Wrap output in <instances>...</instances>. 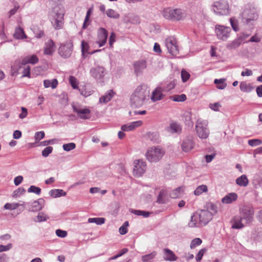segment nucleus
Listing matches in <instances>:
<instances>
[{
  "label": "nucleus",
  "mask_w": 262,
  "mask_h": 262,
  "mask_svg": "<svg viewBox=\"0 0 262 262\" xmlns=\"http://www.w3.org/2000/svg\"><path fill=\"white\" fill-rule=\"evenodd\" d=\"M149 89L147 85L142 84L138 86L130 97V103L132 107H141L145 102L146 98L149 96Z\"/></svg>",
  "instance_id": "1"
},
{
  "label": "nucleus",
  "mask_w": 262,
  "mask_h": 262,
  "mask_svg": "<svg viewBox=\"0 0 262 262\" xmlns=\"http://www.w3.org/2000/svg\"><path fill=\"white\" fill-rule=\"evenodd\" d=\"M162 14L166 19L171 21H179L184 19L186 16V13L184 10L169 7L164 9Z\"/></svg>",
  "instance_id": "2"
},
{
  "label": "nucleus",
  "mask_w": 262,
  "mask_h": 262,
  "mask_svg": "<svg viewBox=\"0 0 262 262\" xmlns=\"http://www.w3.org/2000/svg\"><path fill=\"white\" fill-rule=\"evenodd\" d=\"M51 23L54 28L58 30L61 28L64 16V10L60 6H55L50 12Z\"/></svg>",
  "instance_id": "3"
},
{
  "label": "nucleus",
  "mask_w": 262,
  "mask_h": 262,
  "mask_svg": "<svg viewBox=\"0 0 262 262\" xmlns=\"http://www.w3.org/2000/svg\"><path fill=\"white\" fill-rule=\"evenodd\" d=\"M165 154V150L160 146L149 147L146 151L145 156L150 162H159Z\"/></svg>",
  "instance_id": "4"
},
{
  "label": "nucleus",
  "mask_w": 262,
  "mask_h": 262,
  "mask_svg": "<svg viewBox=\"0 0 262 262\" xmlns=\"http://www.w3.org/2000/svg\"><path fill=\"white\" fill-rule=\"evenodd\" d=\"M208 122L206 120L199 119L197 120L195 129L197 136L202 139H207L209 135V129L208 128Z\"/></svg>",
  "instance_id": "5"
},
{
  "label": "nucleus",
  "mask_w": 262,
  "mask_h": 262,
  "mask_svg": "<svg viewBox=\"0 0 262 262\" xmlns=\"http://www.w3.org/2000/svg\"><path fill=\"white\" fill-rule=\"evenodd\" d=\"M243 219L244 223L248 225L251 224L254 220V210L249 205H244L239 209V214Z\"/></svg>",
  "instance_id": "6"
},
{
  "label": "nucleus",
  "mask_w": 262,
  "mask_h": 262,
  "mask_svg": "<svg viewBox=\"0 0 262 262\" xmlns=\"http://www.w3.org/2000/svg\"><path fill=\"white\" fill-rule=\"evenodd\" d=\"M165 45L168 52L172 56H176L178 55L179 47L176 38L173 36L167 37L164 41Z\"/></svg>",
  "instance_id": "7"
},
{
  "label": "nucleus",
  "mask_w": 262,
  "mask_h": 262,
  "mask_svg": "<svg viewBox=\"0 0 262 262\" xmlns=\"http://www.w3.org/2000/svg\"><path fill=\"white\" fill-rule=\"evenodd\" d=\"M73 50V43L71 40H68L60 43L58 49V54L63 58L71 57Z\"/></svg>",
  "instance_id": "8"
},
{
  "label": "nucleus",
  "mask_w": 262,
  "mask_h": 262,
  "mask_svg": "<svg viewBox=\"0 0 262 262\" xmlns=\"http://www.w3.org/2000/svg\"><path fill=\"white\" fill-rule=\"evenodd\" d=\"M213 11L220 15H227L229 13V4L226 0L215 2L213 5Z\"/></svg>",
  "instance_id": "9"
},
{
  "label": "nucleus",
  "mask_w": 262,
  "mask_h": 262,
  "mask_svg": "<svg viewBox=\"0 0 262 262\" xmlns=\"http://www.w3.org/2000/svg\"><path fill=\"white\" fill-rule=\"evenodd\" d=\"M231 29L229 27L217 25L215 26V32L218 39L226 40L229 37Z\"/></svg>",
  "instance_id": "10"
},
{
  "label": "nucleus",
  "mask_w": 262,
  "mask_h": 262,
  "mask_svg": "<svg viewBox=\"0 0 262 262\" xmlns=\"http://www.w3.org/2000/svg\"><path fill=\"white\" fill-rule=\"evenodd\" d=\"M242 21L248 24L251 21L257 19L258 14L254 9H245L241 15Z\"/></svg>",
  "instance_id": "11"
},
{
  "label": "nucleus",
  "mask_w": 262,
  "mask_h": 262,
  "mask_svg": "<svg viewBox=\"0 0 262 262\" xmlns=\"http://www.w3.org/2000/svg\"><path fill=\"white\" fill-rule=\"evenodd\" d=\"M146 170V162L142 160H136L134 162L133 170L134 175L136 177H141Z\"/></svg>",
  "instance_id": "12"
},
{
  "label": "nucleus",
  "mask_w": 262,
  "mask_h": 262,
  "mask_svg": "<svg viewBox=\"0 0 262 262\" xmlns=\"http://www.w3.org/2000/svg\"><path fill=\"white\" fill-rule=\"evenodd\" d=\"M44 204V200L43 199H39L32 202L25 203L24 206H26L29 211L37 212L43 208Z\"/></svg>",
  "instance_id": "13"
},
{
  "label": "nucleus",
  "mask_w": 262,
  "mask_h": 262,
  "mask_svg": "<svg viewBox=\"0 0 262 262\" xmlns=\"http://www.w3.org/2000/svg\"><path fill=\"white\" fill-rule=\"evenodd\" d=\"M195 144L193 138L191 136L186 137L180 143L182 150L185 152H188L193 149Z\"/></svg>",
  "instance_id": "14"
},
{
  "label": "nucleus",
  "mask_w": 262,
  "mask_h": 262,
  "mask_svg": "<svg viewBox=\"0 0 262 262\" xmlns=\"http://www.w3.org/2000/svg\"><path fill=\"white\" fill-rule=\"evenodd\" d=\"M196 213L202 226L207 224L212 219L213 216V214L211 212L206 210L196 211Z\"/></svg>",
  "instance_id": "15"
},
{
  "label": "nucleus",
  "mask_w": 262,
  "mask_h": 262,
  "mask_svg": "<svg viewBox=\"0 0 262 262\" xmlns=\"http://www.w3.org/2000/svg\"><path fill=\"white\" fill-rule=\"evenodd\" d=\"M231 228L234 229H241L248 225L244 223V220L239 214L234 216L230 221Z\"/></svg>",
  "instance_id": "16"
},
{
  "label": "nucleus",
  "mask_w": 262,
  "mask_h": 262,
  "mask_svg": "<svg viewBox=\"0 0 262 262\" xmlns=\"http://www.w3.org/2000/svg\"><path fill=\"white\" fill-rule=\"evenodd\" d=\"M74 112L76 113L78 117L82 119H88L90 118L91 111L86 107L82 108L75 105L72 106Z\"/></svg>",
  "instance_id": "17"
},
{
  "label": "nucleus",
  "mask_w": 262,
  "mask_h": 262,
  "mask_svg": "<svg viewBox=\"0 0 262 262\" xmlns=\"http://www.w3.org/2000/svg\"><path fill=\"white\" fill-rule=\"evenodd\" d=\"M98 40L97 43L100 47L104 46L106 42L108 32L107 31L103 28H100L98 29L97 32Z\"/></svg>",
  "instance_id": "18"
},
{
  "label": "nucleus",
  "mask_w": 262,
  "mask_h": 262,
  "mask_svg": "<svg viewBox=\"0 0 262 262\" xmlns=\"http://www.w3.org/2000/svg\"><path fill=\"white\" fill-rule=\"evenodd\" d=\"M90 74L95 79H101L105 75V69L103 67L97 66L92 68L90 71Z\"/></svg>",
  "instance_id": "19"
},
{
  "label": "nucleus",
  "mask_w": 262,
  "mask_h": 262,
  "mask_svg": "<svg viewBox=\"0 0 262 262\" xmlns=\"http://www.w3.org/2000/svg\"><path fill=\"white\" fill-rule=\"evenodd\" d=\"M146 67L147 62L144 59L139 60L134 63V72L137 76L141 75Z\"/></svg>",
  "instance_id": "20"
},
{
  "label": "nucleus",
  "mask_w": 262,
  "mask_h": 262,
  "mask_svg": "<svg viewBox=\"0 0 262 262\" xmlns=\"http://www.w3.org/2000/svg\"><path fill=\"white\" fill-rule=\"evenodd\" d=\"M162 88L159 85L152 91L151 95V100L152 102H156L163 99L165 95L163 94Z\"/></svg>",
  "instance_id": "21"
},
{
  "label": "nucleus",
  "mask_w": 262,
  "mask_h": 262,
  "mask_svg": "<svg viewBox=\"0 0 262 262\" xmlns=\"http://www.w3.org/2000/svg\"><path fill=\"white\" fill-rule=\"evenodd\" d=\"M169 193L166 189H161L158 195L157 202L160 204L166 203L169 200Z\"/></svg>",
  "instance_id": "22"
},
{
  "label": "nucleus",
  "mask_w": 262,
  "mask_h": 262,
  "mask_svg": "<svg viewBox=\"0 0 262 262\" xmlns=\"http://www.w3.org/2000/svg\"><path fill=\"white\" fill-rule=\"evenodd\" d=\"M13 245L9 243L6 245L0 244V253L8 251L12 249ZM8 257L5 253H0V262H8Z\"/></svg>",
  "instance_id": "23"
},
{
  "label": "nucleus",
  "mask_w": 262,
  "mask_h": 262,
  "mask_svg": "<svg viewBox=\"0 0 262 262\" xmlns=\"http://www.w3.org/2000/svg\"><path fill=\"white\" fill-rule=\"evenodd\" d=\"M143 124L142 121L138 120L128 123L123 125L121 126V130L123 132H129L135 129L136 128L141 126Z\"/></svg>",
  "instance_id": "24"
},
{
  "label": "nucleus",
  "mask_w": 262,
  "mask_h": 262,
  "mask_svg": "<svg viewBox=\"0 0 262 262\" xmlns=\"http://www.w3.org/2000/svg\"><path fill=\"white\" fill-rule=\"evenodd\" d=\"M55 50V45L52 39L46 42L43 49V53L47 55H52Z\"/></svg>",
  "instance_id": "25"
},
{
  "label": "nucleus",
  "mask_w": 262,
  "mask_h": 262,
  "mask_svg": "<svg viewBox=\"0 0 262 262\" xmlns=\"http://www.w3.org/2000/svg\"><path fill=\"white\" fill-rule=\"evenodd\" d=\"M159 85L162 88L164 92H168L174 88L176 81L174 80L164 81L160 83Z\"/></svg>",
  "instance_id": "26"
},
{
  "label": "nucleus",
  "mask_w": 262,
  "mask_h": 262,
  "mask_svg": "<svg viewBox=\"0 0 262 262\" xmlns=\"http://www.w3.org/2000/svg\"><path fill=\"white\" fill-rule=\"evenodd\" d=\"M163 258L166 261H174L178 258L173 252L168 248L163 249Z\"/></svg>",
  "instance_id": "27"
},
{
  "label": "nucleus",
  "mask_w": 262,
  "mask_h": 262,
  "mask_svg": "<svg viewBox=\"0 0 262 262\" xmlns=\"http://www.w3.org/2000/svg\"><path fill=\"white\" fill-rule=\"evenodd\" d=\"M188 225L189 227L191 228L200 227L203 226L200 223V220H199L196 212L193 213V214L191 215V220L188 223Z\"/></svg>",
  "instance_id": "28"
},
{
  "label": "nucleus",
  "mask_w": 262,
  "mask_h": 262,
  "mask_svg": "<svg viewBox=\"0 0 262 262\" xmlns=\"http://www.w3.org/2000/svg\"><path fill=\"white\" fill-rule=\"evenodd\" d=\"M237 194L235 192H231L226 195L222 199V202L223 204H230L237 200Z\"/></svg>",
  "instance_id": "29"
},
{
  "label": "nucleus",
  "mask_w": 262,
  "mask_h": 262,
  "mask_svg": "<svg viewBox=\"0 0 262 262\" xmlns=\"http://www.w3.org/2000/svg\"><path fill=\"white\" fill-rule=\"evenodd\" d=\"M39 61L37 56L36 55H28L25 57L21 61V64L26 65L28 63L35 64Z\"/></svg>",
  "instance_id": "30"
},
{
  "label": "nucleus",
  "mask_w": 262,
  "mask_h": 262,
  "mask_svg": "<svg viewBox=\"0 0 262 262\" xmlns=\"http://www.w3.org/2000/svg\"><path fill=\"white\" fill-rule=\"evenodd\" d=\"M114 95V91L112 90H109L104 95L100 97L99 102L100 103H106L112 99Z\"/></svg>",
  "instance_id": "31"
},
{
  "label": "nucleus",
  "mask_w": 262,
  "mask_h": 262,
  "mask_svg": "<svg viewBox=\"0 0 262 262\" xmlns=\"http://www.w3.org/2000/svg\"><path fill=\"white\" fill-rule=\"evenodd\" d=\"M89 44L84 40L81 42V52L83 58H85V54L88 53L90 54H93L96 52H100L101 50H94L92 52H89Z\"/></svg>",
  "instance_id": "32"
},
{
  "label": "nucleus",
  "mask_w": 262,
  "mask_h": 262,
  "mask_svg": "<svg viewBox=\"0 0 262 262\" xmlns=\"http://www.w3.org/2000/svg\"><path fill=\"white\" fill-rule=\"evenodd\" d=\"M49 194L51 197L53 198H57L61 196H66L67 193L65 191H64L62 189H51L49 191Z\"/></svg>",
  "instance_id": "33"
},
{
  "label": "nucleus",
  "mask_w": 262,
  "mask_h": 262,
  "mask_svg": "<svg viewBox=\"0 0 262 262\" xmlns=\"http://www.w3.org/2000/svg\"><path fill=\"white\" fill-rule=\"evenodd\" d=\"M236 184L241 187H246L249 184V180L245 174H243L236 179Z\"/></svg>",
  "instance_id": "34"
},
{
  "label": "nucleus",
  "mask_w": 262,
  "mask_h": 262,
  "mask_svg": "<svg viewBox=\"0 0 262 262\" xmlns=\"http://www.w3.org/2000/svg\"><path fill=\"white\" fill-rule=\"evenodd\" d=\"M182 127L180 124L176 122L170 123L169 127V132L171 133L180 134L181 132Z\"/></svg>",
  "instance_id": "35"
},
{
  "label": "nucleus",
  "mask_w": 262,
  "mask_h": 262,
  "mask_svg": "<svg viewBox=\"0 0 262 262\" xmlns=\"http://www.w3.org/2000/svg\"><path fill=\"white\" fill-rule=\"evenodd\" d=\"M183 189L179 187L173 190L169 193V196L172 199H177L181 197L183 194Z\"/></svg>",
  "instance_id": "36"
},
{
  "label": "nucleus",
  "mask_w": 262,
  "mask_h": 262,
  "mask_svg": "<svg viewBox=\"0 0 262 262\" xmlns=\"http://www.w3.org/2000/svg\"><path fill=\"white\" fill-rule=\"evenodd\" d=\"M58 85V81L56 79L52 80L46 79L43 81V85L46 88L51 87L52 89H55Z\"/></svg>",
  "instance_id": "37"
},
{
  "label": "nucleus",
  "mask_w": 262,
  "mask_h": 262,
  "mask_svg": "<svg viewBox=\"0 0 262 262\" xmlns=\"http://www.w3.org/2000/svg\"><path fill=\"white\" fill-rule=\"evenodd\" d=\"M14 37L16 39H24L27 38V36L25 34L23 29L20 27L16 28L15 32L14 33Z\"/></svg>",
  "instance_id": "38"
},
{
  "label": "nucleus",
  "mask_w": 262,
  "mask_h": 262,
  "mask_svg": "<svg viewBox=\"0 0 262 262\" xmlns=\"http://www.w3.org/2000/svg\"><path fill=\"white\" fill-rule=\"evenodd\" d=\"M130 212L138 216H143L144 217H148L152 212L140 210L130 209Z\"/></svg>",
  "instance_id": "39"
},
{
  "label": "nucleus",
  "mask_w": 262,
  "mask_h": 262,
  "mask_svg": "<svg viewBox=\"0 0 262 262\" xmlns=\"http://www.w3.org/2000/svg\"><path fill=\"white\" fill-rule=\"evenodd\" d=\"M239 88L242 92L246 93H249L253 89V87L250 84H247L245 81L241 82Z\"/></svg>",
  "instance_id": "40"
},
{
  "label": "nucleus",
  "mask_w": 262,
  "mask_h": 262,
  "mask_svg": "<svg viewBox=\"0 0 262 262\" xmlns=\"http://www.w3.org/2000/svg\"><path fill=\"white\" fill-rule=\"evenodd\" d=\"M242 43V42L241 40L237 38L231 42L228 43L227 45V48L230 50L235 49L239 47Z\"/></svg>",
  "instance_id": "41"
},
{
  "label": "nucleus",
  "mask_w": 262,
  "mask_h": 262,
  "mask_svg": "<svg viewBox=\"0 0 262 262\" xmlns=\"http://www.w3.org/2000/svg\"><path fill=\"white\" fill-rule=\"evenodd\" d=\"M24 204H25V203H23V204L16 203H7L4 205V209H7V210H13L17 209L20 206H24Z\"/></svg>",
  "instance_id": "42"
},
{
  "label": "nucleus",
  "mask_w": 262,
  "mask_h": 262,
  "mask_svg": "<svg viewBox=\"0 0 262 262\" xmlns=\"http://www.w3.org/2000/svg\"><path fill=\"white\" fill-rule=\"evenodd\" d=\"M106 14L107 17L111 18L118 19L120 17V14L115 10L112 9H108L106 11Z\"/></svg>",
  "instance_id": "43"
},
{
  "label": "nucleus",
  "mask_w": 262,
  "mask_h": 262,
  "mask_svg": "<svg viewBox=\"0 0 262 262\" xmlns=\"http://www.w3.org/2000/svg\"><path fill=\"white\" fill-rule=\"evenodd\" d=\"M156 255L157 252L153 251L148 254L142 256L141 259L143 262H152V259L154 258Z\"/></svg>",
  "instance_id": "44"
},
{
  "label": "nucleus",
  "mask_w": 262,
  "mask_h": 262,
  "mask_svg": "<svg viewBox=\"0 0 262 262\" xmlns=\"http://www.w3.org/2000/svg\"><path fill=\"white\" fill-rule=\"evenodd\" d=\"M225 79H215L214 81V82L215 84L217 85V88L220 90H223L224 89L226 86L227 84L225 82Z\"/></svg>",
  "instance_id": "45"
},
{
  "label": "nucleus",
  "mask_w": 262,
  "mask_h": 262,
  "mask_svg": "<svg viewBox=\"0 0 262 262\" xmlns=\"http://www.w3.org/2000/svg\"><path fill=\"white\" fill-rule=\"evenodd\" d=\"M170 99L175 102H183L186 99V96L185 94L175 95L170 97Z\"/></svg>",
  "instance_id": "46"
},
{
  "label": "nucleus",
  "mask_w": 262,
  "mask_h": 262,
  "mask_svg": "<svg viewBox=\"0 0 262 262\" xmlns=\"http://www.w3.org/2000/svg\"><path fill=\"white\" fill-rule=\"evenodd\" d=\"M208 190V188L206 185H202L198 186L194 191V194L195 195H199L203 192H206Z\"/></svg>",
  "instance_id": "47"
},
{
  "label": "nucleus",
  "mask_w": 262,
  "mask_h": 262,
  "mask_svg": "<svg viewBox=\"0 0 262 262\" xmlns=\"http://www.w3.org/2000/svg\"><path fill=\"white\" fill-rule=\"evenodd\" d=\"M88 222L90 223H95L97 225H102L105 222V219L103 217L89 218Z\"/></svg>",
  "instance_id": "48"
},
{
  "label": "nucleus",
  "mask_w": 262,
  "mask_h": 262,
  "mask_svg": "<svg viewBox=\"0 0 262 262\" xmlns=\"http://www.w3.org/2000/svg\"><path fill=\"white\" fill-rule=\"evenodd\" d=\"M36 219L37 222H42L47 221L49 219V217L45 213L40 212L38 213V215L36 216Z\"/></svg>",
  "instance_id": "49"
},
{
  "label": "nucleus",
  "mask_w": 262,
  "mask_h": 262,
  "mask_svg": "<svg viewBox=\"0 0 262 262\" xmlns=\"http://www.w3.org/2000/svg\"><path fill=\"white\" fill-rule=\"evenodd\" d=\"M230 23L231 26L233 29V30L237 32L239 31V28L238 27V21L234 17H231L230 18Z\"/></svg>",
  "instance_id": "50"
},
{
  "label": "nucleus",
  "mask_w": 262,
  "mask_h": 262,
  "mask_svg": "<svg viewBox=\"0 0 262 262\" xmlns=\"http://www.w3.org/2000/svg\"><path fill=\"white\" fill-rule=\"evenodd\" d=\"M69 80L70 84L74 89H78V82L77 79L75 77L73 76H70L69 77Z\"/></svg>",
  "instance_id": "51"
},
{
  "label": "nucleus",
  "mask_w": 262,
  "mask_h": 262,
  "mask_svg": "<svg viewBox=\"0 0 262 262\" xmlns=\"http://www.w3.org/2000/svg\"><path fill=\"white\" fill-rule=\"evenodd\" d=\"M148 138L153 142H158L159 134L157 133H149L148 134Z\"/></svg>",
  "instance_id": "52"
},
{
  "label": "nucleus",
  "mask_w": 262,
  "mask_h": 262,
  "mask_svg": "<svg viewBox=\"0 0 262 262\" xmlns=\"http://www.w3.org/2000/svg\"><path fill=\"white\" fill-rule=\"evenodd\" d=\"M202 241L201 238H195L191 241L190 245V248L191 249H194L196 246L200 245L202 244Z\"/></svg>",
  "instance_id": "53"
},
{
  "label": "nucleus",
  "mask_w": 262,
  "mask_h": 262,
  "mask_svg": "<svg viewBox=\"0 0 262 262\" xmlns=\"http://www.w3.org/2000/svg\"><path fill=\"white\" fill-rule=\"evenodd\" d=\"M53 150V148L52 146L46 147L42 150V151L41 152L42 156L45 158L48 157L49 155L51 153H52Z\"/></svg>",
  "instance_id": "54"
},
{
  "label": "nucleus",
  "mask_w": 262,
  "mask_h": 262,
  "mask_svg": "<svg viewBox=\"0 0 262 262\" xmlns=\"http://www.w3.org/2000/svg\"><path fill=\"white\" fill-rule=\"evenodd\" d=\"M128 225V222L126 221L124 222L123 225L119 228V231L120 234L124 235L127 232V227Z\"/></svg>",
  "instance_id": "55"
},
{
  "label": "nucleus",
  "mask_w": 262,
  "mask_h": 262,
  "mask_svg": "<svg viewBox=\"0 0 262 262\" xmlns=\"http://www.w3.org/2000/svg\"><path fill=\"white\" fill-rule=\"evenodd\" d=\"M28 192L34 193L37 195H39L41 193V189L39 187L32 185L28 188Z\"/></svg>",
  "instance_id": "56"
},
{
  "label": "nucleus",
  "mask_w": 262,
  "mask_h": 262,
  "mask_svg": "<svg viewBox=\"0 0 262 262\" xmlns=\"http://www.w3.org/2000/svg\"><path fill=\"white\" fill-rule=\"evenodd\" d=\"M190 74L185 70H182L181 71V78L183 82H186L190 78Z\"/></svg>",
  "instance_id": "57"
},
{
  "label": "nucleus",
  "mask_w": 262,
  "mask_h": 262,
  "mask_svg": "<svg viewBox=\"0 0 262 262\" xmlns=\"http://www.w3.org/2000/svg\"><path fill=\"white\" fill-rule=\"evenodd\" d=\"M262 144V141L258 139H251L248 141V144L251 146H255Z\"/></svg>",
  "instance_id": "58"
},
{
  "label": "nucleus",
  "mask_w": 262,
  "mask_h": 262,
  "mask_svg": "<svg viewBox=\"0 0 262 262\" xmlns=\"http://www.w3.org/2000/svg\"><path fill=\"white\" fill-rule=\"evenodd\" d=\"M63 149L67 151H69L74 149L76 147V145L74 143H69L63 145Z\"/></svg>",
  "instance_id": "59"
},
{
  "label": "nucleus",
  "mask_w": 262,
  "mask_h": 262,
  "mask_svg": "<svg viewBox=\"0 0 262 262\" xmlns=\"http://www.w3.org/2000/svg\"><path fill=\"white\" fill-rule=\"evenodd\" d=\"M22 77H30V67L24 65Z\"/></svg>",
  "instance_id": "60"
},
{
  "label": "nucleus",
  "mask_w": 262,
  "mask_h": 262,
  "mask_svg": "<svg viewBox=\"0 0 262 262\" xmlns=\"http://www.w3.org/2000/svg\"><path fill=\"white\" fill-rule=\"evenodd\" d=\"M45 134L43 131H40L35 133L34 138L36 141H39L45 137Z\"/></svg>",
  "instance_id": "61"
},
{
  "label": "nucleus",
  "mask_w": 262,
  "mask_h": 262,
  "mask_svg": "<svg viewBox=\"0 0 262 262\" xmlns=\"http://www.w3.org/2000/svg\"><path fill=\"white\" fill-rule=\"evenodd\" d=\"M55 233L57 236L61 238H64L67 235V231L61 229H57Z\"/></svg>",
  "instance_id": "62"
},
{
  "label": "nucleus",
  "mask_w": 262,
  "mask_h": 262,
  "mask_svg": "<svg viewBox=\"0 0 262 262\" xmlns=\"http://www.w3.org/2000/svg\"><path fill=\"white\" fill-rule=\"evenodd\" d=\"M205 252H206L205 249H202L201 250L199 251V252L198 253V254H196V255L195 256V259H196V261L199 262V261H201V260L202 259V257Z\"/></svg>",
  "instance_id": "63"
},
{
  "label": "nucleus",
  "mask_w": 262,
  "mask_h": 262,
  "mask_svg": "<svg viewBox=\"0 0 262 262\" xmlns=\"http://www.w3.org/2000/svg\"><path fill=\"white\" fill-rule=\"evenodd\" d=\"M250 35V33L242 32L237 37L243 43Z\"/></svg>",
  "instance_id": "64"
}]
</instances>
